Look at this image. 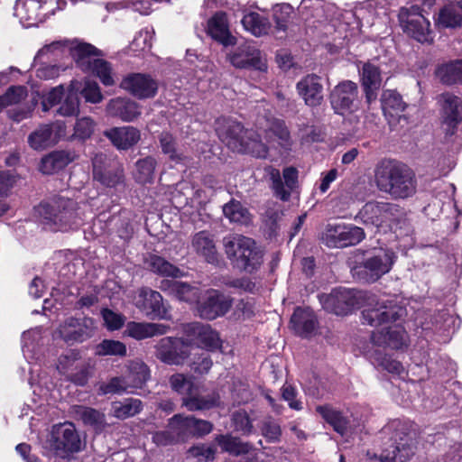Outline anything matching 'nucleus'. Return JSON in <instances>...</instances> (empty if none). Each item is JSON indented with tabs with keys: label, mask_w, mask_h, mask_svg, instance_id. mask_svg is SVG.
Segmentation results:
<instances>
[{
	"label": "nucleus",
	"mask_w": 462,
	"mask_h": 462,
	"mask_svg": "<svg viewBox=\"0 0 462 462\" xmlns=\"http://www.w3.org/2000/svg\"><path fill=\"white\" fill-rule=\"evenodd\" d=\"M258 131L245 130L243 125L232 119L221 117L216 120L215 129L219 139L231 150L252 154L257 158H265L268 146L262 140V135L267 143H276L282 148L291 145L290 133L281 119L259 118Z\"/></svg>",
	"instance_id": "f257e3e1"
},
{
	"label": "nucleus",
	"mask_w": 462,
	"mask_h": 462,
	"mask_svg": "<svg viewBox=\"0 0 462 462\" xmlns=\"http://www.w3.org/2000/svg\"><path fill=\"white\" fill-rule=\"evenodd\" d=\"M364 322L382 327L374 331L371 341L374 346L400 348L403 344L404 309L396 299H379L362 312Z\"/></svg>",
	"instance_id": "f03ea898"
},
{
	"label": "nucleus",
	"mask_w": 462,
	"mask_h": 462,
	"mask_svg": "<svg viewBox=\"0 0 462 462\" xmlns=\"http://www.w3.org/2000/svg\"><path fill=\"white\" fill-rule=\"evenodd\" d=\"M79 210L74 200L63 197L42 202L35 208L41 222L53 231H67L82 225L85 218Z\"/></svg>",
	"instance_id": "7ed1b4c3"
},
{
	"label": "nucleus",
	"mask_w": 462,
	"mask_h": 462,
	"mask_svg": "<svg viewBox=\"0 0 462 462\" xmlns=\"http://www.w3.org/2000/svg\"><path fill=\"white\" fill-rule=\"evenodd\" d=\"M223 245L226 257L236 269L253 273L263 263V251L250 237L239 234L228 235L223 238Z\"/></svg>",
	"instance_id": "20e7f679"
},
{
	"label": "nucleus",
	"mask_w": 462,
	"mask_h": 462,
	"mask_svg": "<svg viewBox=\"0 0 462 462\" xmlns=\"http://www.w3.org/2000/svg\"><path fill=\"white\" fill-rule=\"evenodd\" d=\"M395 259L393 252L380 249L361 263L356 264L349 263V265L354 278L363 282L372 283L391 271Z\"/></svg>",
	"instance_id": "39448f33"
},
{
	"label": "nucleus",
	"mask_w": 462,
	"mask_h": 462,
	"mask_svg": "<svg viewBox=\"0 0 462 462\" xmlns=\"http://www.w3.org/2000/svg\"><path fill=\"white\" fill-rule=\"evenodd\" d=\"M374 179L380 190L394 197H402L404 192L403 166L394 160H383L375 167Z\"/></svg>",
	"instance_id": "423d86ee"
},
{
	"label": "nucleus",
	"mask_w": 462,
	"mask_h": 462,
	"mask_svg": "<svg viewBox=\"0 0 462 462\" xmlns=\"http://www.w3.org/2000/svg\"><path fill=\"white\" fill-rule=\"evenodd\" d=\"M365 236L363 228L346 223H328L321 233L320 239L331 248H343L359 244Z\"/></svg>",
	"instance_id": "0eeeda50"
},
{
	"label": "nucleus",
	"mask_w": 462,
	"mask_h": 462,
	"mask_svg": "<svg viewBox=\"0 0 462 462\" xmlns=\"http://www.w3.org/2000/svg\"><path fill=\"white\" fill-rule=\"evenodd\" d=\"M50 448L56 456L66 457L81 449V439L70 422L54 425L49 439Z\"/></svg>",
	"instance_id": "6e6552de"
},
{
	"label": "nucleus",
	"mask_w": 462,
	"mask_h": 462,
	"mask_svg": "<svg viewBox=\"0 0 462 462\" xmlns=\"http://www.w3.org/2000/svg\"><path fill=\"white\" fill-rule=\"evenodd\" d=\"M360 292L353 289L339 287L334 289L329 294H323L319 301L323 308L336 315H347L358 307Z\"/></svg>",
	"instance_id": "1a4fd4ad"
},
{
	"label": "nucleus",
	"mask_w": 462,
	"mask_h": 462,
	"mask_svg": "<svg viewBox=\"0 0 462 462\" xmlns=\"http://www.w3.org/2000/svg\"><path fill=\"white\" fill-rule=\"evenodd\" d=\"M57 370L78 385H85L88 380V365L80 359L79 352L74 349L67 350L60 356Z\"/></svg>",
	"instance_id": "9d476101"
},
{
	"label": "nucleus",
	"mask_w": 462,
	"mask_h": 462,
	"mask_svg": "<svg viewBox=\"0 0 462 462\" xmlns=\"http://www.w3.org/2000/svg\"><path fill=\"white\" fill-rule=\"evenodd\" d=\"M230 63L237 69H251L264 72L267 70L265 56L251 42L239 44L227 56Z\"/></svg>",
	"instance_id": "9b49d317"
},
{
	"label": "nucleus",
	"mask_w": 462,
	"mask_h": 462,
	"mask_svg": "<svg viewBox=\"0 0 462 462\" xmlns=\"http://www.w3.org/2000/svg\"><path fill=\"white\" fill-rule=\"evenodd\" d=\"M95 321L91 318H67L60 324L58 333L68 344L81 343L90 338L95 333Z\"/></svg>",
	"instance_id": "f8f14e48"
},
{
	"label": "nucleus",
	"mask_w": 462,
	"mask_h": 462,
	"mask_svg": "<svg viewBox=\"0 0 462 462\" xmlns=\"http://www.w3.org/2000/svg\"><path fill=\"white\" fill-rule=\"evenodd\" d=\"M189 354V345L179 337H166L156 345V356L167 365H182Z\"/></svg>",
	"instance_id": "ddd939ff"
},
{
	"label": "nucleus",
	"mask_w": 462,
	"mask_h": 462,
	"mask_svg": "<svg viewBox=\"0 0 462 462\" xmlns=\"http://www.w3.org/2000/svg\"><path fill=\"white\" fill-rule=\"evenodd\" d=\"M120 87L138 99L152 98L158 91V81L145 73H130L120 83Z\"/></svg>",
	"instance_id": "4468645a"
},
{
	"label": "nucleus",
	"mask_w": 462,
	"mask_h": 462,
	"mask_svg": "<svg viewBox=\"0 0 462 462\" xmlns=\"http://www.w3.org/2000/svg\"><path fill=\"white\" fill-rule=\"evenodd\" d=\"M456 319L445 311L432 315L425 310H419L415 317V325L420 326L423 331H432L445 337L447 341L451 329L454 330Z\"/></svg>",
	"instance_id": "2eb2a0df"
},
{
	"label": "nucleus",
	"mask_w": 462,
	"mask_h": 462,
	"mask_svg": "<svg viewBox=\"0 0 462 462\" xmlns=\"http://www.w3.org/2000/svg\"><path fill=\"white\" fill-rule=\"evenodd\" d=\"M93 178L106 187H116L123 180V171L104 153L92 158Z\"/></svg>",
	"instance_id": "dca6fc26"
},
{
	"label": "nucleus",
	"mask_w": 462,
	"mask_h": 462,
	"mask_svg": "<svg viewBox=\"0 0 462 462\" xmlns=\"http://www.w3.org/2000/svg\"><path fill=\"white\" fill-rule=\"evenodd\" d=\"M358 88L357 85L350 80L337 84L330 94V103L336 113L343 115L353 111L356 107Z\"/></svg>",
	"instance_id": "f3484780"
},
{
	"label": "nucleus",
	"mask_w": 462,
	"mask_h": 462,
	"mask_svg": "<svg viewBox=\"0 0 462 462\" xmlns=\"http://www.w3.org/2000/svg\"><path fill=\"white\" fill-rule=\"evenodd\" d=\"M135 306L151 319H169L171 317L160 292L148 288L139 291Z\"/></svg>",
	"instance_id": "a211bd4d"
},
{
	"label": "nucleus",
	"mask_w": 462,
	"mask_h": 462,
	"mask_svg": "<svg viewBox=\"0 0 462 462\" xmlns=\"http://www.w3.org/2000/svg\"><path fill=\"white\" fill-rule=\"evenodd\" d=\"M406 32L419 42H433L434 34L430 30V23L417 5L406 9Z\"/></svg>",
	"instance_id": "6ab92c4d"
},
{
	"label": "nucleus",
	"mask_w": 462,
	"mask_h": 462,
	"mask_svg": "<svg viewBox=\"0 0 462 462\" xmlns=\"http://www.w3.org/2000/svg\"><path fill=\"white\" fill-rule=\"evenodd\" d=\"M266 173L269 179L272 180V189H273L274 195L283 201L289 200L292 189L296 187L298 181V171L293 167H287L283 170L282 181L280 171L267 167Z\"/></svg>",
	"instance_id": "aec40b11"
},
{
	"label": "nucleus",
	"mask_w": 462,
	"mask_h": 462,
	"mask_svg": "<svg viewBox=\"0 0 462 462\" xmlns=\"http://www.w3.org/2000/svg\"><path fill=\"white\" fill-rule=\"evenodd\" d=\"M232 305V300L216 290L206 291L204 300L198 306L199 316L207 319H214L225 315Z\"/></svg>",
	"instance_id": "412c9836"
},
{
	"label": "nucleus",
	"mask_w": 462,
	"mask_h": 462,
	"mask_svg": "<svg viewBox=\"0 0 462 462\" xmlns=\"http://www.w3.org/2000/svg\"><path fill=\"white\" fill-rule=\"evenodd\" d=\"M46 3L41 0H16L14 14L24 27H32L43 22L46 16Z\"/></svg>",
	"instance_id": "4be33fe9"
},
{
	"label": "nucleus",
	"mask_w": 462,
	"mask_h": 462,
	"mask_svg": "<svg viewBox=\"0 0 462 462\" xmlns=\"http://www.w3.org/2000/svg\"><path fill=\"white\" fill-rule=\"evenodd\" d=\"M439 102L442 107V127L448 134L462 120V105L460 99L449 93L442 94Z\"/></svg>",
	"instance_id": "5701e85b"
},
{
	"label": "nucleus",
	"mask_w": 462,
	"mask_h": 462,
	"mask_svg": "<svg viewBox=\"0 0 462 462\" xmlns=\"http://www.w3.org/2000/svg\"><path fill=\"white\" fill-rule=\"evenodd\" d=\"M296 88L300 97L309 106H317L323 100V86L320 78L316 75H308L300 79Z\"/></svg>",
	"instance_id": "b1692460"
},
{
	"label": "nucleus",
	"mask_w": 462,
	"mask_h": 462,
	"mask_svg": "<svg viewBox=\"0 0 462 462\" xmlns=\"http://www.w3.org/2000/svg\"><path fill=\"white\" fill-rule=\"evenodd\" d=\"M207 32L212 39L225 46L236 44V39L229 30L226 14L224 12H217L208 19Z\"/></svg>",
	"instance_id": "393cba45"
},
{
	"label": "nucleus",
	"mask_w": 462,
	"mask_h": 462,
	"mask_svg": "<svg viewBox=\"0 0 462 462\" xmlns=\"http://www.w3.org/2000/svg\"><path fill=\"white\" fill-rule=\"evenodd\" d=\"M69 53L83 71H88L93 60L102 55L95 46L79 40L69 41Z\"/></svg>",
	"instance_id": "a878e982"
},
{
	"label": "nucleus",
	"mask_w": 462,
	"mask_h": 462,
	"mask_svg": "<svg viewBox=\"0 0 462 462\" xmlns=\"http://www.w3.org/2000/svg\"><path fill=\"white\" fill-rule=\"evenodd\" d=\"M439 29H457L462 26V3L448 2L439 8L434 17Z\"/></svg>",
	"instance_id": "bb28decb"
},
{
	"label": "nucleus",
	"mask_w": 462,
	"mask_h": 462,
	"mask_svg": "<svg viewBox=\"0 0 462 462\" xmlns=\"http://www.w3.org/2000/svg\"><path fill=\"white\" fill-rule=\"evenodd\" d=\"M104 135L118 150H128L135 145L141 138L140 131L130 125L113 127L104 132Z\"/></svg>",
	"instance_id": "cd10ccee"
},
{
	"label": "nucleus",
	"mask_w": 462,
	"mask_h": 462,
	"mask_svg": "<svg viewBox=\"0 0 462 462\" xmlns=\"http://www.w3.org/2000/svg\"><path fill=\"white\" fill-rule=\"evenodd\" d=\"M220 403V396L217 392L202 394L198 386L182 397V405L190 411L209 410Z\"/></svg>",
	"instance_id": "c85d7f7f"
},
{
	"label": "nucleus",
	"mask_w": 462,
	"mask_h": 462,
	"mask_svg": "<svg viewBox=\"0 0 462 462\" xmlns=\"http://www.w3.org/2000/svg\"><path fill=\"white\" fill-rule=\"evenodd\" d=\"M106 113L108 116L117 117L125 122H131L141 114L139 105L126 97L111 99L106 105Z\"/></svg>",
	"instance_id": "c756f323"
},
{
	"label": "nucleus",
	"mask_w": 462,
	"mask_h": 462,
	"mask_svg": "<svg viewBox=\"0 0 462 462\" xmlns=\"http://www.w3.org/2000/svg\"><path fill=\"white\" fill-rule=\"evenodd\" d=\"M169 329L170 327L164 324L130 321L125 325L124 334L135 340H143L154 336L164 335Z\"/></svg>",
	"instance_id": "7c9ffc66"
},
{
	"label": "nucleus",
	"mask_w": 462,
	"mask_h": 462,
	"mask_svg": "<svg viewBox=\"0 0 462 462\" xmlns=\"http://www.w3.org/2000/svg\"><path fill=\"white\" fill-rule=\"evenodd\" d=\"M184 331L189 337L197 338L205 348L214 350L220 346V338L217 332L208 325L190 323L185 326Z\"/></svg>",
	"instance_id": "2f4dec72"
},
{
	"label": "nucleus",
	"mask_w": 462,
	"mask_h": 462,
	"mask_svg": "<svg viewBox=\"0 0 462 462\" xmlns=\"http://www.w3.org/2000/svg\"><path fill=\"white\" fill-rule=\"evenodd\" d=\"M161 289L168 291L180 301L197 303L200 296L199 289L180 281H162Z\"/></svg>",
	"instance_id": "473e14b6"
},
{
	"label": "nucleus",
	"mask_w": 462,
	"mask_h": 462,
	"mask_svg": "<svg viewBox=\"0 0 462 462\" xmlns=\"http://www.w3.org/2000/svg\"><path fill=\"white\" fill-rule=\"evenodd\" d=\"M361 83L365 90L367 103H372L377 97V91L381 87L382 78L379 69L372 64L365 63L360 70Z\"/></svg>",
	"instance_id": "72a5a7b5"
},
{
	"label": "nucleus",
	"mask_w": 462,
	"mask_h": 462,
	"mask_svg": "<svg viewBox=\"0 0 462 462\" xmlns=\"http://www.w3.org/2000/svg\"><path fill=\"white\" fill-rule=\"evenodd\" d=\"M336 7L331 4H326L321 0H302L298 8L299 13L304 20H309L310 17L321 18L325 20H332L335 14Z\"/></svg>",
	"instance_id": "f704fd0d"
},
{
	"label": "nucleus",
	"mask_w": 462,
	"mask_h": 462,
	"mask_svg": "<svg viewBox=\"0 0 462 462\" xmlns=\"http://www.w3.org/2000/svg\"><path fill=\"white\" fill-rule=\"evenodd\" d=\"M291 325L296 334L309 337L316 329L317 319L310 309L297 308L291 316Z\"/></svg>",
	"instance_id": "c9c22d12"
},
{
	"label": "nucleus",
	"mask_w": 462,
	"mask_h": 462,
	"mask_svg": "<svg viewBox=\"0 0 462 462\" xmlns=\"http://www.w3.org/2000/svg\"><path fill=\"white\" fill-rule=\"evenodd\" d=\"M383 110L391 126L396 125L402 118L404 106L402 96L394 90H385L382 97Z\"/></svg>",
	"instance_id": "e433bc0d"
},
{
	"label": "nucleus",
	"mask_w": 462,
	"mask_h": 462,
	"mask_svg": "<svg viewBox=\"0 0 462 462\" xmlns=\"http://www.w3.org/2000/svg\"><path fill=\"white\" fill-rule=\"evenodd\" d=\"M70 412L76 420H81L85 425L92 427L97 431L103 430L106 426V416L103 412L83 405H74Z\"/></svg>",
	"instance_id": "4c0bfd02"
},
{
	"label": "nucleus",
	"mask_w": 462,
	"mask_h": 462,
	"mask_svg": "<svg viewBox=\"0 0 462 462\" xmlns=\"http://www.w3.org/2000/svg\"><path fill=\"white\" fill-rule=\"evenodd\" d=\"M192 249L199 255L202 256L208 263L217 262V253L213 236L208 232L197 233L191 242Z\"/></svg>",
	"instance_id": "58836bf2"
},
{
	"label": "nucleus",
	"mask_w": 462,
	"mask_h": 462,
	"mask_svg": "<svg viewBox=\"0 0 462 462\" xmlns=\"http://www.w3.org/2000/svg\"><path fill=\"white\" fill-rule=\"evenodd\" d=\"M73 156L65 151L53 152L42 159L40 171L44 174H51L66 167L73 161Z\"/></svg>",
	"instance_id": "ea45409f"
},
{
	"label": "nucleus",
	"mask_w": 462,
	"mask_h": 462,
	"mask_svg": "<svg viewBox=\"0 0 462 462\" xmlns=\"http://www.w3.org/2000/svg\"><path fill=\"white\" fill-rule=\"evenodd\" d=\"M316 411L340 435L347 433L348 420L329 405H319Z\"/></svg>",
	"instance_id": "a19ab883"
},
{
	"label": "nucleus",
	"mask_w": 462,
	"mask_h": 462,
	"mask_svg": "<svg viewBox=\"0 0 462 462\" xmlns=\"http://www.w3.org/2000/svg\"><path fill=\"white\" fill-rule=\"evenodd\" d=\"M52 125H41L28 136V143L33 150H44L57 142Z\"/></svg>",
	"instance_id": "79ce46f5"
},
{
	"label": "nucleus",
	"mask_w": 462,
	"mask_h": 462,
	"mask_svg": "<svg viewBox=\"0 0 462 462\" xmlns=\"http://www.w3.org/2000/svg\"><path fill=\"white\" fill-rule=\"evenodd\" d=\"M145 264L152 272L162 276L178 278L183 275V273L178 267L156 254H149L145 258Z\"/></svg>",
	"instance_id": "37998d69"
},
{
	"label": "nucleus",
	"mask_w": 462,
	"mask_h": 462,
	"mask_svg": "<svg viewBox=\"0 0 462 462\" xmlns=\"http://www.w3.org/2000/svg\"><path fill=\"white\" fill-rule=\"evenodd\" d=\"M224 216L231 222L247 226L252 221V215L240 201L231 199L223 206Z\"/></svg>",
	"instance_id": "c03bdc74"
},
{
	"label": "nucleus",
	"mask_w": 462,
	"mask_h": 462,
	"mask_svg": "<svg viewBox=\"0 0 462 462\" xmlns=\"http://www.w3.org/2000/svg\"><path fill=\"white\" fill-rule=\"evenodd\" d=\"M242 24L246 31L256 37L267 34L271 29L269 19L255 12L245 14L242 19Z\"/></svg>",
	"instance_id": "a18cd8bd"
},
{
	"label": "nucleus",
	"mask_w": 462,
	"mask_h": 462,
	"mask_svg": "<svg viewBox=\"0 0 462 462\" xmlns=\"http://www.w3.org/2000/svg\"><path fill=\"white\" fill-rule=\"evenodd\" d=\"M387 205L378 202L366 203L358 213V217L365 223L380 226L384 218Z\"/></svg>",
	"instance_id": "49530a36"
},
{
	"label": "nucleus",
	"mask_w": 462,
	"mask_h": 462,
	"mask_svg": "<svg viewBox=\"0 0 462 462\" xmlns=\"http://www.w3.org/2000/svg\"><path fill=\"white\" fill-rule=\"evenodd\" d=\"M79 90V83L77 80L71 81L65 99L60 103L57 113L62 116H71L79 112V100L78 93Z\"/></svg>",
	"instance_id": "de8ad7c7"
},
{
	"label": "nucleus",
	"mask_w": 462,
	"mask_h": 462,
	"mask_svg": "<svg viewBox=\"0 0 462 462\" xmlns=\"http://www.w3.org/2000/svg\"><path fill=\"white\" fill-rule=\"evenodd\" d=\"M143 409V403L139 399L128 398L124 402H116L112 404L114 417L125 420L138 414Z\"/></svg>",
	"instance_id": "09e8293b"
},
{
	"label": "nucleus",
	"mask_w": 462,
	"mask_h": 462,
	"mask_svg": "<svg viewBox=\"0 0 462 462\" xmlns=\"http://www.w3.org/2000/svg\"><path fill=\"white\" fill-rule=\"evenodd\" d=\"M128 370V374L124 377L129 382L130 389L142 387V385L149 379V368L140 360L132 361L129 364Z\"/></svg>",
	"instance_id": "8fccbe9b"
},
{
	"label": "nucleus",
	"mask_w": 462,
	"mask_h": 462,
	"mask_svg": "<svg viewBox=\"0 0 462 462\" xmlns=\"http://www.w3.org/2000/svg\"><path fill=\"white\" fill-rule=\"evenodd\" d=\"M436 75L444 84L462 81V60L442 64L438 68Z\"/></svg>",
	"instance_id": "3c124183"
},
{
	"label": "nucleus",
	"mask_w": 462,
	"mask_h": 462,
	"mask_svg": "<svg viewBox=\"0 0 462 462\" xmlns=\"http://www.w3.org/2000/svg\"><path fill=\"white\" fill-rule=\"evenodd\" d=\"M69 41H55L50 44L44 45L42 49H40L34 58V65L38 62L43 61L44 59L51 60L56 59L66 52H69Z\"/></svg>",
	"instance_id": "603ef678"
},
{
	"label": "nucleus",
	"mask_w": 462,
	"mask_h": 462,
	"mask_svg": "<svg viewBox=\"0 0 462 462\" xmlns=\"http://www.w3.org/2000/svg\"><path fill=\"white\" fill-rule=\"evenodd\" d=\"M216 440L223 451L234 456L247 454L252 449L249 443L243 442L239 439L229 435H220L216 438Z\"/></svg>",
	"instance_id": "864d4df0"
},
{
	"label": "nucleus",
	"mask_w": 462,
	"mask_h": 462,
	"mask_svg": "<svg viewBox=\"0 0 462 462\" xmlns=\"http://www.w3.org/2000/svg\"><path fill=\"white\" fill-rule=\"evenodd\" d=\"M88 72L97 77L105 86H113L116 83V74L113 70V68L111 67L110 63L105 60L99 58L93 60V62L90 64V68Z\"/></svg>",
	"instance_id": "5fc2aeb1"
},
{
	"label": "nucleus",
	"mask_w": 462,
	"mask_h": 462,
	"mask_svg": "<svg viewBox=\"0 0 462 462\" xmlns=\"http://www.w3.org/2000/svg\"><path fill=\"white\" fill-rule=\"evenodd\" d=\"M157 162L152 156L138 160L135 163L134 178L140 183H148L153 180Z\"/></svg>",
	"instance_id": "6e6d98bb"
},
{
	"label": "nucleus",
	"mask_w": 462,
	"mask_h": 462,
	"mask_svg": "<svg viewBox=\"0 0 462 462\" xmlns=\"http://www.w3.org/2000/svg\"><path fill=\"white\" fill-rule=\"evenodd\" d=\"M192 416H182L180 414L175 415L170 420V430L175 434L176 440L183 441L191 436V423Z\"/></svg>",
	"instance_id": "4d7b16f0"
},
{
	"label": "nucleus",
	"mask_w": 462,
	"mask_h": 462,
	"mask_svg": "<svg viewBox=\"0 0 462 462\" xmlns=\"http://www.w3.org/2000/svg\"><path fill=\"white\" fill-rule=\"evenodd\" d=\"M162 152L168 155L169 160L175 163H180L183 160L182 153L176 148L175 138L171 134L163 132L159 136Z\"/></svg>",
	"instance_id": "13d9d810"
},
{
	"label": "nucleus",
	"mask_w": 462,
	"mask_h": 462,
	"mask_svg": "<svg viewBox=\"0 0 462 462\" xmlns=\"http://www.w3.org/2000/svg\"><path fill=\"white\" fill-rule=\"evenodd\" d=\"M369 357L374 365L381 366L393 374L400 375L403 370L402 363L392 358L390 356H383L381 353L374 352L370 353Z\"/></svg>",
	"instance_id": "bf43d9fd"
},
{
	"label": "nucleus",
	"mask_w": 462,
	"mask_h": 462,
	"mask_svg": "<svg viewBox=\"0 0 462 462\" xmlns=\"http://www.w3.org/2000/svg\"><path fill=\"white\" fill-rule=\"evenodd\" d=\"M96 354L98 356H121L126 354V346L117 340L105 339L96 347Z\"/></svg>",
	"instance_id": "052dcab7"
},
{
	"label": "nucleus",
	"mask_w": 462,
	"mask_h": 462,
	"mask_svg": "<svg viewBox=\"0 0 462 462\" xmlns=\"http://www.w3.org/2000/svg\"><path fill=\"white\" fill-rule=\"evenodd\" d=\"M79 90L82 97L87 102L97 104L103 99V95L100 91V88L97 82L92 80H85L82 84L79 82Z\"/></svg>",
	"instance_id": "680f3d73"
},
{
	"label": "nucleus",
	"mask_w": 462,
	"mask_h": 462,
	"mask_svg": "<svg viewBox=\"0 0 462 462\" xmlns=\"http://www.w3.org/2000/svg\"><path fill=\"white\" fill-rule=\"evenodd\" d=\"M129 382L126 378L114 377L107 383H102L98 387V393L100 394L122 393L129 392Z\"/></svg>",
	"instance_id": "e2e57ef3"
},
{
	"label": "nucleus",
	"mask_w": 462,
	"mask_h": 462,
	"mask_svg": "<svg viewBox=\"0 0 462 462\" xmlns=\"http://www.w3.org/2000/svg\"><path fill=\"white\" fill-rule=\"evenodd\" d=\"M293 13V7L289 4H280L273 7V19L279 30L285 31L287 23Z\"/></svg>",
	"instance_id": "0e129e2a"
},
{
	"label": "nucleus",
	"mask_w": 462,
	"mask_h": 462,
	"mask_svg": "<svg viewBox=\"0 0 462 462\" xmlns=\"http://www.w3.org/2000/svg\"><path fill=\"white\" fill-rule=\"evenodd\" d=\"M101 315L106 328L110 331L120 329L125 322V317L124 315L109 309H103Z\"/></svg>",
	"instance_id": "69168bd1"
},
{
	"label": "nucleus",
	"mask_w": 462,
	"mask_h": 462,
	"mask_svg": "<svg viewBox=\"0 0 462 462\" xmlns=\"http://www.w3.org/2000/svg\"><path fill=\"white\" fill-rule=\"evenodd\" d=\"M95 127L96 123L91 117H81L76 122L74 135L82 140L88 139L93 134Z\"/></svg>",
	"instance_id": "338daca9"
},
{
	"label": "nucleus",
	"mask_w": 462,
	"mask_h": 462,
	"mask_svg": "<svg viewBox=\"0 0 462 462\" xmlns=\"http://www.w3.org/2000/svg\"><path fill=\"white\" fill-rule=\"evenodd\" d=\"M170 383H171V388L175 392L182 394L183 396L188 395L190 391H192V389L196 386L192 383V381L186 378L181 374H175L171 375L170 378Z\"/></svg>",
	"instance_id": "774afa93"
}]
</instances>
